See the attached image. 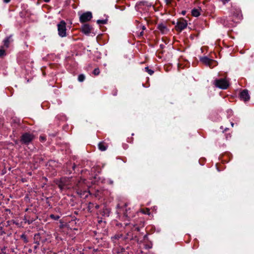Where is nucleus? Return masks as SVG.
<instances>
[{
  "label": "nucleus",
  "instance_id": "nucleus-13",
  "mask_svg": "<svg viewBox=\"0 0 254 254\" xmlns=\"http://www.w3.org/2000/svg\"><path fill=\"white\" fill-rule=\"evenodd\" d=\"M6 54L5 51L3 47H1L0 48V58L5 56Z\"/></svg>",
  "mask_w": 254,
  "mask_h": 254
},
{
  "label": "nucleus",
  "instance_id": "nucleus-25",
  "mask_svg": "<svg viewBox=\"0 0 254 254\" xmlns=\"http://www.w3.org/2000/svg\"><path fill=\"white\" fill-rule=\"evenodd\" d=\"M119 238V237L118 236H115L113 237V238H115V239H117V238Z\"/></svg>",
  "mask_w": 254,
  "mask_h": 254
},
{
  "label": "nucleus",
  "instance_id": "nucleus-17",
  "mask_svg": "<svg viewBox=\"0 0 254 254\" xmlns=\"http://www.w3.org/2000/svg\"><path fill=\"white\" fill-rule=\"evenodd\" d=\"M145 69L150 75L152 74L154 72L153 70L149 69L148 67H145Z\"/></svg>",
  "mask_w": 254,
  "mask_h": 254
},
{
  "label": "nucleus",
  "instance_id": "nucleus-6",
  "mask_svg": "<svg viewBox=\"0 0 254 254\" xmlns=\"http://www.w3.org/2000/svg\"><path fill=\"white\" fill-rule=\"evenodd\" d=\"M92 27L87 24H83L81 28V31L85 35H89L92 31Z\"/></svg>",
  "mask_w": 254,
  "mask_h": 254
},
{
  "label": "nucleus",
  "instance_id": "nucleus-10",
  "mask_svg": "<svg viewBox=\"0 0 254 254\" xmlns=\"http://www.w3.org/2000/svg\"><path fill=\"white\" fill-rule=\"evenodd\" d=\"M11 36H9L6 37L5 39L3 40V44L4 46L3 47H5V48H8L9 46L10 43L11 42Z\"/></svg>",
  "mask_w": 254,
  "mask_h": 254
},
{
  "label": "nucleus",
  "instance_id": "nucleus-22",
  "mask_svg": "<svg viewBox=\"0 0 254 254\" xmlns=\"http://www.w3.org/2000/svg\"><path fill=\"white\" fill-rule=\"evenodd\" d=\"M224 4L228 2V0H220Z\"/></svg>",
  "mask_w": 254,
  "mask_h": 254
},
{
  "label": "nucleus",
  "instance_id": "nucleus-1",
  "mask_svg": "<svg viewBox=\"0 0 254 254\" xmlns=\"http://www.w3.org/2000/svg\"><path fill=\"white\" fill-rule=\"evenodd\" d=\"M215 85L219 88L222 89H227L229 86V81L226 78H221L215 80Z\"/></svg>",
  "mask_w": 254,
  "mask_h": 254
},
{
  "label": "nucleus",
  "instance_id": "nucleus-29",
  "mask_svg": "<svg viewBox=\"0 0 254 254\" xmlns=\"http://www.w3.org/2000/svg\"><path fill=\"white\" fill-rule=\"evenodd\" d=\"M231 125H232V127H233V126H234V123H231Z\"/></svg>",
  "mask_w": 254,
  "mask_h": 254
},
{
  "label": "nucleus",
  "instance_id": "nucleus-20",
  "mask_svg": "<svg viewBox=\"0 0 254 254\" xmlns=\"http://www.w3.org/2000/svg\"><path fill=\"white\" fill-rule=\"evenodd\" d=\"M97 23L98 24H105L106 23V21L104 20H98Z\"/></svg>",
  "mask_w": 254,
  "mask_h": 254
},
{
  "label": "nucleus",
  "instance_id": "nucleus-16",
  "mask_svg": "<svg viewBox=\"0 0 254 254\" xmlns=\"http://www.w3.org/2000/svg\"><path fill=\"white\" fill-rule=\"evenodd\" d=\"M50 217L56 220H58L60 218L59 216H55L54 214H51Z\"/></svg>",
  "mask_w": 254,
  "mask_h": 254
},
{
  "label": "nucleus",
  "instance_id": "nucleus-11",
  "mask_svg": "<svg viewBox=\"0 0 254 254\" xmlns=\"http://www.w3.org/2000/svg\"><path fill=\"white\" fill-rule=\"evenodd\" d=\"M98 147L101 151H105L107 149V146L104 142H101L98 144Z\"/></svg>",
  "mask_w": 254,
  "mask_h": 254
},
{
  "label": "nucleus",
  "instance_id": "nucleus-12",
  "mask_svg": "<svg viewBox=\"0 0 254 254\" xmlns=\"http://www.w3.org/2000/svg\"><path fill=\"white\" fill-rule=\"evenodd\" d=\"M191 14L192 16L197 17L200 15V11L199 9H193L191 11Z\"/></svg>",
  "mask_w": 254,
  "mask_h": 254
},
{
  "label": "nucleus",
  "instance_id": "nucleus-19",
  "mask_svg": "<svg viewBox=\"0 0 254 254\" xmlns=\"http://www.w3.org/2000/svg\"><path fill=\"white\" fill-rule=\"evenodd\" d=\"M21 238L23 239L25 242L27 243L28 242L27 239L26 237V236L24 234L21 236Z\"/></svg>",
  "mask_w": 254,
  "mask_h": 254
},
{
  "label": "nucleus",
  "instance_id": "nucleus-14",
  "mask_svg": "<svg viewBox=\"0 0 254 254\" xmlns=\"http://www.w3.org/2000/svg\"><path fill=\"white\" fill-rule=\"evenodd\" d=\"M85 79V76L84 74H80L79 75L78 77V80L79 81V82H82L84 81V80Z\"/></svg>",
  "mask_w": 254,
  "mask_h": 254
},
{
  "label": "nucleus",
  "instance_id": "nucleus-4",
  "mask_svg": "<svg viewBox=\"0 0 254 254\" xmlns=\"http://www.w3.org/2000/svg\"><path fill=\"white\" fill-rule=\"evenodd\" d=\"M33 138L34 136L32 134L25 133L22 135L21 140L24 143H28L33 140Z\"/></svg>",
  "mask_w": 254,
  "mask_h": 254
},
{
  "label": "nucleus",
  "instance_id": "nucleus-3",
  "mask_svg": "<svg viewBox=\"0 0 254 254\" xmlns=\"http://www.w3.org/2000/svg\"><path fill=\"white\" fill-rule=\"evenodd\" d=\"M92 18V13L88 11L82 14L79 17V20L80 22L84 23L90 21Z\"/></svg>",
  "mask_w": 254,
  "mask_h": 254
},
{
  "label": "nucleus",
  "instance_id": "nucleus-2",
  "mask_svg": "<svg viewBox=\"0 0 254 254\" xmlns=\"http://www.w3.org/2000/svg\"><path fill=\"white\" fill-rule=\"evenodd\" d=\"M58 34L61 37H65L67 36L66 23L62 20L57 25Z\"/></svg>",
  "mask_w": 254,
  "mask_h": 254
},
{
  "label": "nucleus",
  "instance_id": "nucleus-23",
  "mask_svg": "<svg viewBox=\"0 0 254 254\" xmlns=\"http://www.w3.org/2000/svg\"><path fill=\"white\" fill-rule=\"evenodd\" d=\"M5 3H8L10 0H3Z\"/></svg>",
  "mask_w": 254,
  "mask_h": 254
},
{
  "label": "nucleus",
  "instance_id": "nucleus-15",
  "mask_svg": "<svg viewBox=\"0 0 254 254\" xmlns=\"http://www.w3.org/2000/svg\"><path fill=\"white\" fill-rule=\"evenodd\" d=\"M93 74L95 75H98L100 73V70L99 68H95L93 71Z\"/></svg>",
  "mask_w": 254,
  "mask_h": 254
},
{
  "label": "nucleus",
  "instance_id": "nucleus-27",
  "mask_svg": "<svg viewBox=\"0 0 254 254\" xmlns=\"http://www.w3.org/2000/svg\"><path fill=\"white\" fill-rule=\"evenodd\" d=\"M41 139L44 140H45V138L44 137H41Z\"/></svg>",
  "mask_w": 254,
  "mask_h": 254
},
{
  "label": "nucleus",
  "instance_id": "nucleus-21",
  "mask_svg": "<svg viewBox=\"0 0 254 254\" xmlns=\"http://www.w3.org/2000/svg\"><path fill=\"white\" fill-rule=\"evenodd\" d=\"M165 1L167 4H170L172 2V0H165Z\"/></svg>",
  "mask_w": 254,
  "mask_h": 254
},
{
  "label": "nucleus",
  "instance_id": "nucleus-18",
  "mask_svg": "<svg viewBox=\"0 0 254 254\" xmlns=\"http://www.w3.org/2000/svg\"><path fill=\"white\" fill-rule=\"evenodd\" d=\"M149 209L146 208L145 210H142V212L144 214H149Z\"/></svg>",
  "mask_w": 254,
  "mask_h": 254
},
{
  "label": "nucleus",
  "instance_id": "nucleus-28",
  "mask_svg": "<svg viewBox=\"0 0 254 254\" xmlns=\"http://www.w3.org/2000/svg\"><path fill=\"white\" fill-rule=\"evenodd\" d=\"M143 30H144L145 29V27L143 26L142 27Z\"/></svg>",
  "mask_w": 254,
  "mask_h": 254
},
{
  "label": "nucleus",
  "instance_id": "nucleus-24",
  "mask_svg": "<svg viewBox=\"0 0 254 254\" xmlns=\"http://www.w3.org/2000/svg\"><path fill=\"white\" fill-rule=\"evenodd\" d=\"M182 14H183V15H185V14H186V11H183L182 12Z\"/></svg>",
  "mask_w": 254,
  "mask_h": 254
},
{
  "label": "nucleus",
  "instance_id": "nucleus-26",
  "mask_svg": "<svg viewBox=\"0 0 254 254\" xmlns=\"http://www.w3.org/2000/svg\"><path fill=\"white\" fill-rule=\"evenodd\" d=\"M45 2H49L50 0H44Z\"/></svg>",
  "mask_w": 254,
  "mask_h": 254
},
{
  "label": "nucleus",
  "instance_id": "nucleus-9",
  "mask_svg": "<svg viewBox=\"0 0 254 254\" xmlns=\"http://www.w3.org/2000/svg\"><path fill=\"white\" fill-rule=\"evenodd\" d=\"M158 29L162 34H166L169 31L167 26L162 23L158 25Z\"/></svg>",
  "mask_w": 254,
  "mask_h": 254
},
{
  "label": "nucleus",
  "instance_id": "nucleus-7",
  "mask_svg": "<svg viewBox=\"0 0 254 254\" xmlns=\"http://www.w3.org/2000/svg\"><path fill=\"white\" fill-rule=\"evenodd\" d=\"M241 99L244 101H247L250 99V95L247 90H244L240 93Z\"/></svg>",
  "mask_w": 254,
  "mask_h": 254
},
{
  "label": "nucleus",
  "instance_id": "nucleus-8",
  "mask_svg": "<svg viewBox=\"0 0 254 254\" xmlns=\"http://www.w3.org/2000/svg\"><path fill=\"white\" fill-rule=\"evenodd\" d=\"M200 61L206 65H208L210 67L211 66V64L214 62L213 60L208 58L206 57L201 58Z\"/></svg>",
  "mask_w": 254,
  "mask_h": 254
},
{
  "label": "nucleus",
  "instance_id": "nucleus-5",
  "mask_svg": "<svg viewBox=\"0 0 254 254\" xmlns=\"http://www.w3.org/2000/svg\"><path fill=\"white\" fill-rule=\"evenodd\" d=\"M187 26V22L184 19H180L177 24L176 28L178 30L182 31Z\"/></svg>",
  "mask_w": 254,
  "mask_h": 254
}]
</instances>
